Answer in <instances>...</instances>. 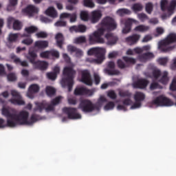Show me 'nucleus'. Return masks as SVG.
<instances>
[{"label": "nucleus", "mask_w": 176, "mask_h": 176, "mask_svg": "<svg viewBox=\"0 0 176 176\" xmlns=\"http://www.w3.org/2000/svg\"><path fill=\"white\" fill-rule=\"evenodd\" d=\"M2 113L7 118L8 127H16V126H21L23 124L31 126L38 120V116L35 114H32L28 120L30 113L25 111H21L17 114L14 109L3 108Z\"/></svg>", "instance_id": "f257e3e1"}, {"label": "nucleus", "mask_w": 176, "mask_h": 176, "mask_svg": "<svg viewBox=\"0 0 176 176\" xmlns=\"http://www.w3.org/2000/svg\"><path fill=\"white\" fill-rule=\"evenodd\" d=\"M118 24L111 16H106L100 23V28L98 31L94 32L92 34L89 35L90 45H96V43H104V40L102 37L105 31H113L116 30Z\"/></svg>", "instance_id": "f03ea898"}, {"label": "nucleus", "mask_w": 176, "mask_h": 176, "mask_svg": "<svg viewBox=\"0 0 176 176\" xmlns=\"http://www.w3.org/2000/svg\"><path fill=\"white\" fill-rule=\"evenodd\" d=\"M76 71L72 67H65L63 69V78L60 82L63 87H67L68 91H72L74 87V79H75Z\"/></svg>", "instance_id": "7ed1b4c3"}, {"label": "nucleus", "mask_w": 176, "mask_h": 176, "mask_svg": "<svg viewBox=\"0 0 176 176\" xmlns=\"http://www.w3.org/2000/svg\"><path fill=\"white\" fill-rule=\"evenodd\" d=\"M105 53L107 51L104 48L102 47H93L88 50V56H94V58H88L86 59L87 63L90 64H101L105 60Z\"/></svg>", "instance_id": "20e7f679"}, {"label": "nucleus", "mask_w": 176, "mask_h": 176, "mask_svg": "<svg viewBox=\"0 0 176 176\" xmlns=\"http://www.w3.org/2000/svg\"><path fill=\"white\" fill-rule=\"evenodd\" d=\"M176 42V34L170 33L166 38L159 42L158 49L162 53H168V52H171L174 50L175 46H170L171 43H175Z\"/></svg>", "instance_id": "39448f33"}, {"label": "nucleus", "mask_w": 176, "mask_h": 176, "mask_svg": "<svg viewBox=\"0 0 176 176\" xmlns=\"http://www.w3.org/2000/svg\"><path fill=\"white\" fill-rule=\"evenodd\" d=\"M101 106L98 103H93L91 100L87 99H82L80 101L78 109H81L85 113H91L94 111L99 112Z\"/></svg>", "instance_id": "423d86ee"}, {"label": "nucleus", "mask_w": 176, "mask_h": 176, "mask_svg": "<svg viewBox=\"0 0 176 176\" xmlns=\"http://www.w3.org/2000/svg\"><path fill=\"white\" fill-rule=\"evenodd\" d=\"M60 100L61 97L58 96L53 99L51 101V104L48 105L43 102H36V107L34 109V112H36L37 111H38V112H42V111L45 109L46 112H52L54 111V106L57 105V104H60Z\"/></svg>", "instance_id": "0eeeda50"}, {"label": "nucleus", "mask_w": 176, "mask_h": 176, "mask_svg": "<svg viewBox=\"0 0 176 176\" xmlns=\"http://www.w3.org/2000/svg\"><path fill=\"white\" fill-rule=\"evenodd\" d=\"M152 104L157 107H173L174 102L169 98L160 96L152 101Z\"/></svg>", "instance_id": "6e6552de"}, {"label": "nucleus", "mask_w": 176, "mask_h": 176, "mask_svg": "<svg viewBox=\"0 0 176 176\" xmlns=\"http://www.w3.org/2000/svg\"><path fill=\"white\" fill-rule=\"evenodd\" d=\"M63 113L67 115L68 119L76 120L82 119V115L78 113V109L74 107H64L63 109Z\"/></svg>", "instance_id": "1a4fd4ad"}, {"label": "nucleus", "mask_w": 176, "mask_h": 176, "mask_svg": "<svg viewBox=\"0 0 176 176\" xmlns=\"http://www.w3.org/2000/svg\"><path fill=\"white\" fill-rule=\"evenodd\" d=\"M11 96H12V98L8 100L9 102H11L13 105H25V102L23 100L20 92L12 90Z\"/></svg>", "instance_id": "9d476101"}, {"label": "nucleus", "mask_w": 176, "mask_h": 176, "mask_svg": "<svg viewBox=\"0 0 176 176\" xmlns=\"http://www.w3.org/2000/svg\"><path fill=\"white\" fill-rule=\"evenodd\" d=\"M145 97V94L136 91L133 96L135 102L131 107V109H137L138 108H141L142 101H144Z\"/></svg>", "instance_id": "9b49d317"}, {"label": "nucleus", "mask_w": 176, "mask_h": 176, "mask_svg": "<svg viewBox=\"0 0 176 176\" xmlns=\"http://www.w3.org/2000/svg\"><path fill=\"white\" fill-rule=\"evenodd\" d=\"M137 23H138V21L131 18L121 20V24L124 25L122 29V34H129V32L131 31V25H133V23L137 24Z\"/></svg>", "instance_id": "f8f14e48"}, {"label": "nucleus", "mask_w": 176, "mask_h": 176, "mask_svg": "<svg viewBox=\"0 0 176 176\" xmlns=\"http://www.w3.org/2000/svg\"><path fill=\"white\" fill-rule=\"evenodd\" d=\"M81 82L87 86H93V80H91V74L88 70L81 72Z\"/></svg>", "instance_id": "ddd939ff"}, {"label": "nucleus", "mask_w": 176, "mask_h": 176, "mask_svg": "<svg viewBox=\"0 0 176 176\" xmlns=\"http://www.w3.org/2000/svg\"><path fill=\"white\" fill-rule=\"evenodd\" d=\"M176 8V0H172L170 1V3L167 8L168 14H163L161 16V18L162 20H167V19H170L173 14H174V10H175Z\"/></svg>", "instance_id": "4468645a"}, {"label": "nucleus", "mask_w": 176, "mask_h": 176, "mask_svg": "<svg viewBox=\"0 0 176 176\" xmlns=\"http://www.w3.org/2000/svg\"><path fill=\"white\" fill-rule=\"evenodd\" d=\"M75 96H88L91 97L94 94V92L91 89H89L85 87H76L74 90Z\"/></svg>", "instance_id": "2eb2a0df"}, {"label": "nucleus", "mask_w": 176, "mask_h": 176, "mask_svg": "<svg viewBox=\"0 0 176 176\" xmlns=\"http://www.w3.org/2000/svg\"><path fill=\"white\" fill-rule=\"evenodd\" d=\"M38 12V8L32 5L28 6L22 10V13L26 16H28L29 17H32V16H34V14H36Z\"/></svg>", "instance_id": "dca6fc26"}, {"label": "nucleus", "mask_w": 176, "mask_h": 176, "mask_svg": "<svg viewBox=\"0 0 176 176\" xmlns=\"http://www.w3.org/2000/svg\"><path fill=\"white\" fill-rule=\"evenodd\" d=\"M140 38H141V35L138 34H133L126 37L125 38V41L126 42V43H128L131 46L133 45H135V43H138Z\"/></svg>", "instance_id": "f3484780"}, {"label": "nucleus", "mask_w": 176, "mask_h": 176, "mask_svg": "<svg viewBox=\"0 0 176 176\" xmlns=\"http://www.w3.org/2000/svg\"><path fill=\"white\" fill-rule=\"evenodd\" d=\"M105 38L107 39V45L109 46H113V45H116L119 41V38L112 33L107 34L105 35Z\"/></svg>", "instance_id": "a211bd4d"}, {"label": "nucleus", "mask_w": 176, "mask_h": 176, "mask_svg": "<svg viewBox=\"0 0 176 176\" xmlns=\"http://www.w3.org/2000/svg\"><path fill=\"white\" fill-rule=\"evenodd\" d=\"M107 67L109 69H107L106 71L109 75H120V71L115 69V62H109Z\"/></svg>", "instance_id": "6ab92c4d"}, {"label": "nucleus", "mask_w": 176, "mask_h": 176, "mask_svg": "<svg viewBox=\"0 0 176 176\" xmlns=\"http://www.w3.org/2000/svg\"><path fill=\"white\" fill-rule=\"evenodd\" d=\"M36 57H38V55L36 54V51L32 48H30L29 50L28 54L26 56V58L31 63V64H35L36 62Z\"/></svg>", "instance_id": "aec40b11"}, {"label": "nucleus", "mask_w": 176, "mask_h": 176, "mask_svg": "<svg viewBox=\"0 0 176 176\" xmlns=\"http://www.w3.org/2000/svg\"><path fill=\"white\" fill-rule=\"evenodd\" d=\"M58 74H60V67L56 65L53 68V72L47 73V78L50 80H56Z\"/></svg>", "instance_id": "412c9836"}, {"label": "nucleus", "mask_w": 176, "mask_h": 176, "mask_svg": "<svg viewBox=\"0 0 176 176\" xmlns=\"http://www.w3.org/2000/svg\"><path fill=\"white\" fill-rule=\"evenodd\" d=\"M34 68L40 71H45L49 67V64L45 61L37 60L33 63Z\"/></svg>", "instance_id": "4be33fe9"}, {"label": "nucleus", "mask_w": 176, "mask_h": 176, "mask_svg": "<svg viewBox=\"0 0 176 176\" xmlns=\"http://www.w3.org/2000/svg\"><path fill=\"white\" fill-rule=\"evenodd\" d=\"M102 17V14L100 10H95L91 12V21L92 24H96V23H98L100 19Z\"/></svg>", "instance_id": "5701e85b"}, {"label": "nucleus", "mask_w": 176, "mask_h": 176, "mask_svg": "<svg viewBox=\"0 0 176 176\" xmlns=\"http://www.w3.org/2000/svg\"><path fill=\"white\" fill-rule=\"evenodd\" d=\"M149 83V81H148L145 78H142L138 80L133 85L134 87L136 89H145L146 86H148V84Z\"/></svg>", "instance_id": "b1692460"}, {"label": "nucleus", "mask_w": 176, "mask_h": 176, "mask_svg": "<svg viewBox=\"0 0 176 176\" xmlns=\"http://www.w3.org/2000/svg\"><path fill=\"white\" fill-rule=\"evenodd\" d=\"M38 91H39V86L36 84H33L29 87L27 96L29 98H34V93H38Z\"/></svg>", "instance_id": "393cba45"}, {"label": "nucleus", "mask_w": 176, "mask_h": 176, "mask_svg": "<svg viewBox=\"0 0 176 176\" xmlns=\"http://www.w3.org/2000/svg\"><path fill=\"white\" fill-rule=\"evenodd\" d=\"M67 50L70 53H76V57H78L80 58V57H82L83 56V51L82 50L77 48L75 46L73 45H68Z\"/></svg>", "instance_id": "a878e982"}, {"label": "nucleus", "mask_w": 176, "mask_h": 176, "mask_svg": "<svg viewBox=\"0 0 176 176\" xmlns=\"http://www.w3.org/2000/svg\"><path fill=\"white\" fill-rule=\"evenodd\" d=\"M38 31V28L35 26H30L25 28V32L22 34V36L24 38H28L31 36V34H34V32H36Z\"/></svg>", "instance_id": "bb28decb"}, {"label": "nucleus", "mask_w": 176, "mask_h": 176, "mask_svg": "<svg viewBox=\"0 0 176 176\" xmlns=\"http://www.w3.org/2000/svg\"><path fill=\"white\" fill-rule=\"evenodd\" d=\"M60 19H70V23H75L76 21V13L69 14L63 12L60 14Z\"/></svg>", "instance_id": "cd10ccee"}, {"label": "nucleus", "mask_w": 176, "mask_h": 176, "mask_svg": "<svg viewBox=\"0 0 176 176\" xmlns=\"http://www.w3.org/2000/svg\"><path fill=\"white\" fill-rule=\"evenodd\" d=\"M55 39L56 41V45L60 49H63V45H64V36L61 33L56 34L55 36Z\"/></svg>", "instance_id": "c85d7f7f"}, {"label": "nucleus", "mask_w": 176, "mask_h": 176, "mask_svg": "<svg viewBox=\"0 0 176 176\" xmlns=\"http://www.w3.org/2000/svg\"><path fill=\"white\" fill-rule=\"evenodd\" d=\"M49 46V41H37L34 43V47L37 49H46Z\"/></svg>", "instance_id": "c756f323"}, {"label": "nucleus", "mask_w": 176, "mask_h": 176, "mask_svg": "<svg viewBox=\"0 0 176 176\" xmlns=\"http://www.w3.org/2000/svg\"><path fill=\"white\" fill-rule=\"evenodd\" d=\"M70 31H75V32H86L87 28L85 25H74L70 27Z\"/></svg>", "instance_id": "7c9ffc66"}, {"label": "nucleus", "mask_w": 176, "mask_h": 176, "mask_svg": "<svg viewBox=\"0 0 176 176\" xmlns=\"http://www.w3.org/2000/svg\"><path fill=\"white\" fill-rule=\"evenodd\" d=\"M18 39H19V34L10 33L8 38V41L9 42L8 47H10V44L14 42H17Z\"/></svg>", "instance_id": "2f4dec72"}, {"label": "nucleus", "mask_w": 176, "mask_h": 176, "mask_svg": "<svg viewBox=\"0 0 176 176\" xmlns=\"http://www.w3.org/2000/svg\"><path fill=\"white\" fill-rule=\"evenodd\" d=\"M45 14H47V16H50V17L56 19V17H57V11H56V9H54V8L50 7L48 9L46 10Z\"/></svg>", "instance_id": "473e14b6"}, {"label": "nucleus", "mask_w": 176, "mask_h": 176, "mask_svg": "<svg viewBox=\"0 0 176 176\" xmlns=\"http://www.w3.org/2000/svg\"><path fill=\"white\" fill-rule=\"evenodd\" d=\"M150 28L148 25H139L134 28V31L136 32H146V31H149Z\"/></svg>", "instance_id": "72a5a7b5"}, {"label": "nucleus", "mask_w": 176, "mask_h": 176, "mask_svg": "<svg viewBox=\"0 0 176 176\" xmlns=\"http://www.w3.org/2000/svg\"><path fill=\"white\" fill-rule=\"evenodd\" d=\"M161 76V78L159 80L160 83L167 85V83H168V72L166 71L163 72Z\"/></svg>", "instance_id": "f704fd0d"}, {"label": "nucleus", "mask_w": 176, "mask_h": 176, "mask_svg": "<svg viewBox=\"0 0 176 176\" xmlns=\"http://www.w3.org/2000/svg\"><path fill=\"white\" fill-rule=\"evenodd\" d=\"M117 14L120 16V17H123L124 15H130L131 14V11L127 8H121L118 10Z\"/></svg>", "instance_id": "c9c22d12"}, {"label": "nucleus", "mask_w": 176, "mask_h": 176, "mask_svg": "<svg viewBox=\"0 0 176 176\" xmlns=\"http://www.w3.org/2000/svg\"><path fill=\"white\" fill-rule=\"evenodd\" d=\"M12 28L14 31H20L23 28V23L19 20H15L13 22Z\"/></svg>", "instance_id": "e433bc0d"}, {"label": "nucleus", "mask_w": 176, "mask_h": 176, "mask_svg": "<svg viewBox=\"0 0 176 176\" xmlns=\"http://www.w3.org/2000/svg\"><path fill=\"white\" fill-rule=\"evenodd\" d=\"M45 93L48 96V97H53L54 94H56V89L52 87H47L45 89Z\"/></svg>", "instance_id": "4c0bfd02"}, {"label": "nucleus", "mask_w": 176, "mask_h": 176, "mask_svg": "<svg viewBox=\"0 0 176 176\" xmlns=\"http://www.w3.org/2000/svg\"><path fill=\"white\" fill-rule=\"evenodd\" d=\"M143 6L142 4H141L140 3H135L132 6V10H133V12H141V10H142L143 9Z\"/></svg>", "instance_id": "58836bf2"}, {"label": "nucleus", "mask_w": 176, "mask_h": 176, "mask_svg": "<svg viewBox=\"0 0 176 176\" xmlns=\"http://www.w3.org/2000/svg\"><path fill=\"white\" fill-rule=\"evenodd\" d=\"M168 0H161V2H160L161 10L162 12H166V10H167V8H168Z\"/></svg>", "instance_id": "ea45409f"}, {"label": "nucleus", "mask_w": 176, "mask_h": 176, "mask_svg": "<svg viewBox=\"0 0 176 176\" xmlns=\"http://www.w3.org/2000/svg\"><path fill=\"white\" fill-rule=\"evenodd\" d=\"M162 73L160 70L154 69L152 72L153 79H155V80H157V79H159V78L162 76Z\"/></svg>", "instance_id": "a19ab883"}, {"label": "nucleus", "mask_w": 176, "mask_h": 176, "mask_svg": "<svg viewBox=\"0 0 176 176\" xmlns=\"http://www.w3.org/2000/svg\"><path fill=\"white\" fill-rule=\"evenodd\" d=\"M145 9L148 14H152V12H153V4L152 3H147Z\"/></svg>", "instance_id": "79ce46f5"}, {"label": "nucleus", "mask_w": 176, "mask_h": 176, "mask_svg": "<svg viewBox=\"0 0 176 176\" xmlns=\"http://www.w3.org/2000/svg\"><path fill=\"white\" fill-rule=\"evenodd\" d=\"M122 59L124 60V61H125V63H126V64H135L136 63L135 59H134V58L123 56Z\"/></svg>", "instance_id": "37998d69"}, {"label": "nucleus", "mask_w": 176, "mask_h": 176, "mask_svg": "<svg viewBox=\"0 0 176 176\" xmlns=\"http://www.w3.org/2000/svg\"><path fill=\"white\" fill-rule=\"evenodd\" d=\"M80 17L82 21H89V14L86 11H82L80 12Z\"/></svg>", "instance_id": "c03bdc74"}, {"label": "nucleus", "mask_w": 176, "mask_h": 176, "mask_svg": "<svg viewBox=\"0 0 176 176\" xmlns=\"http://www.w3.org/2000/svg\"><path fill=\"white\" fill-rule=\"evenodd\" d=\"M107 96L111 100H116L118 98V95H116V92L113 90H109L107 91Z\"/></svg>", "instance_id": "a18cd8bd"}, {"label": "nucleus", "mask_w": 176, "mask_h": 176, "mask_svg": "<svg viewBox=\"0 0 176 176\" xmlns=\"http://www.w3.org/2000/svg\"><path fill=\"white\" fill-rule=\"evenodd\" d=\"M14 63L20 64V65H21V67H28V62H27L26 60L21 61V60L20 58L15 59Z\"/></svg>", "instance_id": "49530a36"}, {"label": "nucleus", "mask_w": 176, "mask_h": 176, "mask_svg": "<svg viewBox=\"0 0 176 176\" xmlns=\"http://www.w3.org/2000/svg\"><path fill=\"white\" fill-rule=\"evenodd\" d=\"M74 43H86V37L84 36H81L75 38Z\"/></svg>", "instance_id": "de8ad7c7"}, {"label": "nucleus", "mask_w": 176, "mask_h": 176, "mask_svg": "<svg viewBox=\"0 0 176 176\" xmlns=\"http://www.w3.org/2000/svg\"><path fill=\"white\" fill-rule=\"evenodd\" d=\"M84 6L87 8H94L96 5L93 2V0H84Z\"/></svg>", "instance_id": "09e8293b"}, {"label": "nucleus", "mask_w": 176, "mask_h": 176, "mask_svg": "<svg viewBox=\"0 0 176 176\" xmlns=\"http://www.w3.org/2000/svg\"><path fill=\"white\" fill-rule=\"evenodd\" d=\"M118 67V68H120V69H124V68H127V65L123 62L121 59H118L117 61Z\"/></svg>", "instance_id": "8fccbe9b"}, {"label": "nucleus", "mask_w": 176, "mask_h": 176, "mask_svg": "<svg viewBox=\"0 0 176 176\" xmlns=\"http://www.w3.org/2000/svg\"><path fill=\"white\" fill-rule=\"evenodd\" d=\"M8 80L10 82H14V80H16L17 77L16 76V74L14 73H10L7 76Z\"/></svg>", "instance_id": "3c124183"}, {"label": "nucleus", "mask_w": 176, "mask_h": 176, "mask_svg": "<svg viewBox=\"0 0 176 176\" xmlns=\"http://www.w3.org/2000/svg\"><path fill=\"white\" fill-rule=\"evenodd\" d=\"M23 45H26V46H30V45H32L34 43V40L31 38H27L22 41L21 42Z\"/></svg>", "instance_id": "603ef678"}, {"label": "nucleus", "mask_w": 176, "mask_h": 176, "mask_svg": "<svg viewBox=\"0 0 176 176\" xmlns=\"http://www.w3.org/2000/svg\"><path fill=\"white\" fill-rule=\"evenodd\" d=\"M52 56V57H55L56 58H60V52L57 50H52L50 51V56Z\"/></svg>", "instance_id": "864d4df0"}, {"label": "nucleus", "mask_w": 176, "mask_h": 176, "mask_svg": "<svg viewBox=\"0 0 176 176\" xmlns=\"http://www.w3.org/2000/svg\"><path fill=\"white\" fill-rule=\"evenodd\" d=\"M105 111H109V109H113L115 108V103L113 102H109L105 106H104Z\"/></svg>", "instance_id": "5fc2aeb1"}, {"label": "nucleus", "mask_w": 176, "mask_h": 176, "mask_svg": "<svg viewBox=\"0 0 176 176\" xmlns=\"http://www.w3.org/2000/svg\"><path fill=\"white\" fill-rule=\"evenodd\" d=\"M119 96L120 97H131V94L128 91H120Z\"/></svg>", "instance_id": "6e6d98bb"}, {"label": "nucleus", "mask_w": 176, "mask_h": 176, "mask_svg": "<svg viewBox=\"0 0 176 176\" xmlns=\"http://www.w3.org/2000/svg\"><path fill=\"white\" fill-rule=\"evenodd\" d=\"M36 38H47V33H46V32H39L36 34Z\"/></svg>", "instance_id": "4d7b16f0"}, {"label": "nucleus", "mask_w": 176, "mask_h": 176, "mask_svg": "<svg viewBox=\"0 0 176 176\" xmlns=\"http://www.w3.org/2000/svg\"><path fill=\"white\" fill-rule=\"evenodd\" d=\"M138 17L140 21H145V20H148V15H146L145 13L138 14Z\"/></svg>", "instance_id": "13d9d810"}, {"label": "nucleus", "mask_w": 176, "mask_h": 176, "mask_svg": "<svg viewBox=\"0 0 176 176\" xmlns=\"http://www.w3.org/2000/svg\"><path fill=\"white\" fill-rule=\"evenodd\" d=\"M94 79L95 85H100V82H101V77H100V75L95 73L94 74Z\"/></svg>", "instance_id": "bf43d9fd"}, {"label": "nucleus", "mask_w": 176, "mask_h": 176, "mask_svg": "<svg viewBox=\"0 0 176 176\" xmlns=\"http://www.w3.org/2000/svg\"><path fill=\"white\" fill-rule=\"evenodd\" d=\"M41 58H49L50 57V51H45L40 54Z\"/></svg>", "instance_id": "052dcab7"}, {"label": "nucleus", "mask_w": 176, "mask_h": 176, "mask_svg": "<svg viewBox=\"0 0 176 176\" xmlns=\"http://www.w3.org/2000/svg\"><path fill=\"white\" fill-rule=\"evenodd\" d=\"M168 61V58H160L158 59V63L160 65H166Z\"/></svg>", "instance_id": "680f3d73"}, {"label": "nucleus", "mask_w": 176, "mask_h": 176, "mask_svg": "<svg viewBox=\"0 0 176 176\" xmlns=\"http://www.w3.org/2000/svg\"><path fill=\"white\" fill-rule=\"evenodd\" d=\"M56 27H65L67 25V22L64 21H58L55 23Z\"/></svg>", "instance_id": "e2e57ef3"}, {"label": "nucleus", "mask_w": 176, "mask_h": 176, "mask_svg": "<svg viewBox=\"0 0 176 176\" xmlns=\"http://www.w3.org/2000/svg\"><path fill=\"white\" fill-rule=\"evenodd\" d=\"M138 59L140 60V61H142V63H145L148 61L146 59V56L145 55V53L139 55Z\"/></svg>", "instance_id": "0e129e2a"}, {"label": "nucleus", "mask_w": 176, "mask_h": 176, "mask_svg": "<svg viewBox=\"0 0 176 176\" xmlns=\"http://www.w3.org/2000/svg\"><path fill=\"white\" fill-rule=\"evenodd\" d=\"M156 32L157 34L155 35V36H159V35H163V34H164V29H163V28H157Z\"/></svg>", "instance_id": "69168bd1"}, {"label": "nucleus", "mask_w": 176, "mask_h": 176, "mask_svg": "<svg viewBox=\"0 0 176 176\" xmlns=\"http://www.w3.org/2000/svg\"><path fill=\"white\" fill-rule=\"evenodd\" d=\"M170 89L172 90V91H175L176 90V80L173 79L172 83L170 86Z\"/></svg>", "instance_id": "338daca9"}, {"label": "nucleus", "mask_w": 176, "mask_h": 176, "mask_svg": "<svg viewBox=\"0 0 176 176\" xmlns=\"http://www.w3.org/2000/svg\"><path fill=\"white\" fill-rule=\"evenodd\" d=\"M122 104L123 105H126V106L131 105V104H133V101L131 100L130 98L124 99L122 101Z\"/></svg>", "instance_id": "774afa93"}]
</instances>
